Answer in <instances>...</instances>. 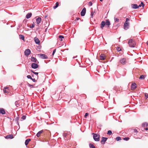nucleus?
<instances>
[{
  "mask_svg": "<svg viewBox=\"0 0 148 148\" xmlns=\"http://www.w3.org/2000/svg\"><path fill=\"white\" fill-rule=\"evenodd\" d=\"M26 116L25 115H23L21 118V119H23V120H25L26 118Z\"/></svg>",
  "mask_w": 148,
  "mask_h": 148,
  "instance_id": "473e14b6",
  "label": "nucleus"
},
{
  "mask_svg": "<svg viewBox=\"0 0 148 148\" xmlns=\"http://www.w3.org/2000/svg\"><path fill=\"white\" fill-rule=\"evenodd\" d=\"M31 140L30 139H27L25 140V144L26 146H27L28 145L29 141Z\"/></svg>",
  "mask_w": 148,
  "mask_h": 148,
  "instance_id": "5701e85b",
  "label": "nucleus"
},
{
  "mask_svg": "<svg viewBox=\"0 0 148 148\" xmlns=\"http://www.w3.org/2000/svg\"><path fill=\"white\" fill-rule=\"evenodd\" d=\"M105 23L106 25L108 26V27L110 25V21H109L108 20H106V22H105Z\"/></svg>",
  "mask_w": 148,
  "mask_h": 148,
  "instance_id": "4be33fe9",
  "label": "nucleus"
},
{
  "mask_svg": "<svg viewBox=\"0 0 148 148\" xmlns=\"http://www.w3.org/2000/svg\"><path fill=\"white\" fill-rule=\"evenodd\" d=\"M133 130L134 132L136 133H137V132L138 131H137V130L134 129H133Z\"/></svg>",
  "mask_w": 148,
  "mask_h": 148,
  "instance_id": "de8ad7c7",
  "label": "nucleus"
},
{
  "mask_svg": "<svg viewBox=\"0 0 148 148\" xmlns=\"http://www.w3.org/2000/svg\"><path fill=\"white\" fill-rule=\"evenodd\" d=\"M107 134H108V135H111L112 134V132L111 130H108V131Z\"/></svg>",
  "mask_w": 148,
  "mask_h": 148,
  "instance_id": "7c9ffc66",
  "label": "nucleus"
},
{
  "mask_svg": "<svg viewBox=\"0 0 148 148\" xmlns=\"http://www.w3.org/2000/svg\"><path fill=\"white\" fill-rule=\"evenodd\" d=\"M92 3L91 1H90L89 3V6H92Z\"/></svg>",
  "mask_w": 148,
  "mask_h": 148,
  "instance_id": "49530a36",
  "label": "nucleus"
},
{
  "mask_svg": "<svg viewBox=\"0 0 148 148\" xmlns=\"http://www.w3.org/2000/svg\"><path fill=\"white\" fill-rule=\"evenodd\" d=\"M59 2H57L56 3L55 6H53V8L54 9L56 8L59 6Z\"/></svg>",
  "mask_w": 148,
  "mask_h": 148,
  "instance_id": "412c9836",
  "label": "nucleus"
},
{
  "mask_svg": "<svg viewBox=\"0 0 148 148\" xmlns=\"http://www.w3.org/2000/svg\"><path fill=\"white\" fill-rule=\"evenodd\" d=\"M38 65L35 63H33L31 64V67L34 69H36L38 68Z\"/></svg>",
  "mask_w": 148,
  "mask_h": 148,
  "instance_id": "423d86ee",
  "label": "nucleus"
},
{
  "mask_svg": "<svg viewBox=\"0 0 148 148\" xmlns=\"http://www.w3.org/2000/svg\"><path fill=\"white\" fill-rule=\"evenodd\" d=\"M145 77L143 75H141L139 77V79H143Z\"/></svg>",
  "mask_w": 148,
  "mask_h": 148,
  "instance_id": "c756f323",
  "label": "nucleus"
},
{
  "mask_svg": "<svg viewBox=\"0 0 148 148\" xmlns=\"http://www.w3.org/2000/svg\"><path fill=\"white\" fill-rule=\"evenodd\" d=\"M56 49H55L53 51V53H52V56H53L54 54L56 52Z\"/></svg>",
  "mask_w": 148,
  "mask_h": 148,
  "instance_id": "c9c22d12",
  "label": "nucleus"
},
{
  "mask_svg": "<svg viewBox=\"0 0 148 148\" xmlns=\"http://www.w3.org/2000/svg\"><path fill=\"white\" fill-rule=\"evenodd\" d=\"M31 71L34 74L36 75L37 76V79L38 78V72H34V71L32 70H31Z\"/></svg>",
  "mask_w": 148,
  "mask_h": 148,
  "instance_id": "b1692460",
  "label": "nucleus"
},
{
  "mask_svg": "<svg viewBox=\"0 0 148 148\" xmlns=\"http://www.w3.org/2000/svg\"><path fill=\"white\" fill-rule=\"evenodd\" d=\"M100 57L101 60H104L105 59V57L102 55L100 56Z\"/></svg>",
  "mask_w": 148,
  "mask_h": 148,
  "instance_id": "c85d7f7f",
  "label": "nucleus"
},
{
  "mask_svg": "<svg viewBox=\"0 0 148 148\" xmlns=\"http://www.w3.org/2000/svg\"><path fill=\"white\" fill-rule=\"evenodd\" d=\"M58 38H60V41H62V39L64 38V36L62 35H59L58 36Z\"/></svg>",
  "mask_w": 148,
  "mask_h": 148,
  "instance_id": "bb28decb",
  "label": "nucleus"
},
{
  "mask_svg": "<svg viewBox=\"0 0 148 148\" xmlns=\"http://www.w3.org/2000/svg\"><path fill=\"white\" fill-rule=\"evenodd\" d=\"M19 117H16V120H15V121H16V123L17 124V125L19 126V128H20L19 125V123H18V121L19 120Z\"/></svg>",
  "mask_w": 148,
  "mask_h": 148,
  "instance_id": "a211bd4d",
  "label": "nucleus"
},
{
  "mask_svg": "<svg viewBox=\"0 0 148 148\" xmlns=\"http://www.w3.org/2000/svg\"><path fill=\"white\" fill-rule=\"evenodd\" d=\"M128 44L131 47H134L136 44V42L134 39L131 38L129 40Z\"/></svg>",
  "mask_w": 148,
  "mask_h": 148,
  "instance_id": "f257e3e1",
  "label": "nucleus"
},
{
  "mask_svg": "<svg viewBox=\"0 0 148 148\" xmlns=\"http://www.w3.org/2000/svg\"><path fill=\"white\" fill-rule=\"evenodd\" d=\"M19 36L20 39H21L23 40H24L25 37L23 35L20 34L19 35Z\"/></svg>",
  "mask_w": 148,
  "mask_h": 148,
  "instance_id": "393cba45",
  "label": "nucleus"
},
{
  "mask_svg": "<svg viewBox=\"0 0 148 148\" xmlns=\"http://www.w3.org/2000/svg\"><path fill=\"white\" fill-rule=\"evenodd\" d=\"M4 88H6V89H8L9 88L8 87H5Z\"/></svg>",
  "mask_w": 148,
  "mask_h": 148,
  "instance_id": "4d7b16f0",
  "label": "nucleus"
},
{
  "mask_svg": "<svg viewBox=\"0 0 148 148\" xmlns=\"http://www.w3.org/2000/svg\"><path fill=\"white\" fill-rule=\"evenodd\" d=\"M86 8H84L81 12V15L82 16H84L86 13Z\"/></svg>",
  "mask_w": 148,
  "mask_h": 148,
  "instance_id": "0eeeda50",
  "label": "nucleus"
},
{
  "mask_svg": "<svg viewBox=\"0 0 148 148\" xmlns=\"http://www.w3.org/2000/svg\"><path fill=\"white\" fill-rule=\"evenodd\" d=\"M146 125L147 127L148 126V123H146Z\"/></svg>",
  "mask_w": 148,
  "mask_h": 148,
  "instance_id": "6e6d98bb",
  "label": "nucleus"
},
{
  "mask_svg": "<svg viewBox=\"0 0 148 148\" xmlns=\"http://www.w3.org/2000/svg\"><path fill=\"white\" fill-rule=\"evenodd\" d=\"M94 14V12H93V11H92L91 13L90 16H91V17L92 18V17H93V15Z\"/></svg>",
  "mask_w": 148,
  "mask_h": 148,
  "instance_id": "a19ab883",
  "label": "nucleus"
},
{
  "mask_svg": "<svg viewBox=\"0 0 148 148\" xmlns=\"http://www.w3.org/2000/svg\"><path fill=\"white\" fill-rule=\"evenodd\" d=\"M27 85H28L30 87H33V85L30 84L29 83H27Z\"/></svg>",
  "mask_w": 148,
  "mask_h": 148,
  "instance_id": "e433bc0d",
  "label": "nucleus"
},
{
  "mask_svg": "<svg viewBox=\"0 0 148 148\" xmlns=\"http://www.w3.org/2000/svg\"><path fill=\"white\" fill-rule=\"evenodd\" d=\"M31 51L29 49H26L24 51V54L27 56H29L31 53Z\"/></svg>",
  "mask_w": 148,
  "mask_h": 148,
  "instance_id": "39448f33",
  "label": "nucleus"
},
{
  "mask_svg": "<svg viewBox=\"0 0 148 148\" xmlns=\"http://www.w3.org/2000/svg\"><path fill=\"white\" fill-rule=\"evenodd\" d=\"M34 27V24H32L31 26H29L30 28H33Z\"/></svg>",
  "mask_w": 148,
  "mask_h": 148,
  "instance_id": "79ce46f5",
  "label": "nucleus"
},
{
  "mask_svg": "<svg viewBox=\"0 0 148 148\" xmlns=\"http://www.w3.org/2000/svg\"><path fill=\"white\" fill-rule=\"evenodd\" d=\"M120 62L122 64H124L126 63V61L125 59L123 58L121 59L120 60Z\"/></svg>",
  "mask_w": 148,
  "mask_h": 148,
  "instance_id": "dca6fc26",
  "label": "nucleus"
},
{
  "mask_svg": "<svg viewBox=\"0 0 148 148\" xmlns=\"http://www.w3.org/2000/svg\"><path fill=\"white\" fill-rule=\"evenodd\" d=\"M44 131L43 130H42L39 131L36 134V136L38 137H39L40 136L41 134Z\"/></svg>",
  "mask_w": 148,
  "mask_h": 148,
  "instance_id": "2eb2a0df",
  "label": "nucleus"
},
{
  "mask_svg": "<svg viewBox=\"0 0 148 148\" xmlns=\"http://www.w3.org/2000/svg\"><path fill=\"white\" fill-rule=\"evenodd\" d=\"M33 82H36V80H35V79H33V78H32V79H31Z\"/></svg>",
  "mask_w": 148,
  "mask_h": 148,
  "instance_id": "09e8293b",
  "label": "nucleus"
},
{
  "mask_svg": "<svg viewBox=\"0 0 148 148\" xmlns=\"http://www.w3.org/2000/svg\"><path fill=\"white\" fill-rule=\"evenodd\" d=\"M5 138L6 139H12L14 137L13 135L9 134L6 136L5 137Z\"/></svg>",
  "mask_w": 148,
  "mask_h": 148,
  "instance_id": "f8f14e48",
  "label": "nucleus"
},
{
  "mask_svg": "<svg viewBox=\"0 0 148 148\" xmlns=\"http://www.w3.org/2000/svg\"><path fill=\"white\" fill-rule=\"evenodd\" d=\"M27 77L28 79H31L32 78V77L30 75H27Z\"/></svg>",
  "mask_w": 148,
  "mask_h": 148,
  "instance_id": "ea45409f",
  "label": "nucleus"
},
{
  "mask_svg": "<svg viewBox=\"0 0 148 148\" xmlns=\"http://www.w3.org/2000/svg\"><path fill=\"white\" fill-rule=\"evenodd\" d=\"M0 113L3 115L5 113V110L3 108H0Z\"/></svg>",
  "mask_w": 148,
  "mask_h": 148,
  "instance_id": "ddd939ff",
  "label": "nucleus"
},
{
  "mask_svg": "<svg viewBox=\"0 0 148 148\" xmlns=\"http://www.w3.org/2000/svg\"><path fill=\"white\" fill-rule=\"evenodd\" d=\"M145 130H146V131H147L148 130V128L147 127H146V128H145Z\"/></svg>",
  "mask_w": 148,
  "mask_h": 148,
  "instance_id": "5fc2aeb1",
  "label": "nucleus"
},
{
  "mask_svg": "<svg viewBox=\"0 0 148 148\" xmlns=\"http://www.w3.org/2000/svg\"><path fill=\"white\" fill-rule=\"evenodd\" d=\"M32 77H34V76H33V75H32Z\"/></svg>",
  "mask_w": 148,
  "mask_h": 148,
  "instance_id": "680f3d73",
  "label": "nucleus"
},
{
  "mask_svg": "<svg viewBox=\"0 0 148 148\" xmlns=\"http://www.w3.org/2000/svg\"><path fill=\"white\" fill-rule=\"evenodd\" d=\"M41 21V18L40 17H38L36 19V22L37 24H39Z\"/></svg>",
  "mask_w": 148,
  "mask_h": 148,
  "instance_id": "6ab92c4d",
  "label": "nucleus"
},
{
  "mask_svg": "<svg viewBox=\"0 0 148 148\" xmlns=\"http://www.w3.org/2000/svg\"><path fill=\"white\" fill-rule=\"evenodd\" d=\"M106 25L105 22L104 21H103L101 22L100 26L101 28L103 29L104 26Z\"/></svg>",
  "mask_w": 148,
  "mask_h": 148,
  "instance_id": "4468645a",
  "label": "nucleus"
},
{
  "mask_svg": "<svg viewBox=\"0 0 148 148\" xmlns=\"http://www.w3.org/2000/svg\"><path fill=\"white\" fill-rule=\"evenodd\" d=\"M114 19L115 22H118L119 21V19L117 18H114Z\"/></svg>",
  "mask_w": 148,
  "mask_h": 148,
  "instance_id": "72a5a7b5",
  "label": "nucleus"
},
{
  "mask_svg": "<svg viewBox=\"0 0 148 148\" xmlns=\"http://www.w3.org/2000/svg\"><path fill=\"white\" fill-rule=\"evenodd\" d=\"M123 139L126 141H127L129 139V138L128 137H125L123 138Z\"/></svg>",
  "mask_w": 148,
  "mask_h": 148,
  "instance_id": "2f4dec72",
  "label": "nucleus"
},
{
  "mask_svg": "<svg viewBox=\"0 0 148 148\" xmlns=\"http://www.w3.org/2000/svg\"><path fill=\"white\" fill-rule=\"evenodd\" d=\"M31 61L35 63H36L37 60L36 58L35 57H32L31 58Z\"/></svg>",
  "mask_w": 148,
  "mask_h": 148,
  "instance_id": "aec40b11",
  "label": "nucleus"
},
{
  "mask_svg": "<svg viewBox=\"0 0 148 148\" xmlns=\"http://www.w3.org/2000/svg\"><path fill=\"white\" fill-rule=\"evenodd\" d=\"M116 140L117 141H119L121 140V137L119 136H118L116 138Z\"/></svg>",
  "mask_w": 148,
  "mask_h": 148,
  "instance_id": "cd10ccee",
  "label": "nucleus"
},
{
  "mask_svg": "<svg viewBox=\"0 0 148 148\" xmlns=\"http://www.w3.org/2000/svg\"><path fill=\"white\" fill-rule=\"evenodd\" d=\"M137 87V85L135 83H133L131 85V89L132 90H134Z\"/></svg>",
  "mask_w": 148,
  "mask_h": 148,
  "instance_id": "1a4fd4ad",
  "label": "nucleus"
},
{
  "mask_svg": "<svg viewBox=\"0 0 148 148\" xmlns=\"http://www.w3.org/2000/svg\"><path fill=\"white\" fill-rule=\"evenodd\" d=\"M34 41L36 44L38 45L40 44V41L39 39L37 37H35L34 38Z\"/></svg>",
  "mask_w": 148,
  "mask_h": 148,
  "instance_id": "9d476101",
  "label": "nucleus"
},
{
  "mask_svg": "<svg viewBox=\"0 0 148 148\" xmlns=\"http://www.w3.org/2000/svg\"><path fill=\"white\" fill-rule=\"evenodd\" d=\"M145 97L146 98V99H147V98H148V94L147 93H145Z\"/></svg>",
  "mask_w": 148,
  "mask_h": 148,
  "instance_id": "a18cd8bd",
  "label": "nucleus"
},
{
  "mask_svg": "<svg viewBox=\"0 0 148 148\" xmlns=\"http://www.w3.org/2000/svg\"><path fill=\"white\" fill-rule=\"evenodd\" d=\"M117 51H120L121 50V49L120 48H118V49H117Z\"/></svg>",
  "mask_w": 148,
  "mask_h": 148,
  "instance_id": "3c124183",
  "label": "nucleus"
},
{
  "mask_svg": "<svg viewBox=\"0 0 148 148\" xmlns=\"http://www.w3.org/2000/svg\"><path fill=\"white\" fill-rule=\"evenodd\" d=\"M79 19H80V18H79V17H77V18H76V19H75V21H76V20L77 21V20H79Z\"/></svg>",
  "mask_w": 148,
  "mask_h": 148,
  "instance_id": "603ef678",
  "label": "nucleus"
},
{
  "mask_svg": "<svg viewBox=\"0 0 148 148\" xmlns=\"http://www.w3.org/2000/svg\"><path fill=\"white\" fill-rule=\"evenodd\" d=\"M95 12H94V13H95Z\"/></svg>",
  "mask_w": 148,
  "mask_h": 148,
  "instance_id": "052dcab7",
  "label": "nucleus"
},
{
  "mask_svg": "<svg viewBox=\"0 0 148 148\" xmlns=\"http://www.w3.org/2000/svg\"><path fill=\"white\" fill-rule=\"evenodd\" d=\"M32 15V14L31 12L28 13L26 14L25 17L29 19L31 17Z\"/></svg>",
  "mask_w": 148,
  "mask_h": 148,
  "instance_id": "f3484780",
  "label": "nucleus"
},
{
  "mask_svg": "<svg viewBox=\"0 0 148 148\" xmlns=\"http://www.w3.org/2000/svg\"><path fill=\"white\" fill-rule=\"evenodd\" d=\"M93 134V138L94 140L96 141H99V140L100 136L99 134L94 133H92Z\"/></svg>",
  "mask_w": 148,
  "mask_h": 148,
  "instance_id": "f03ea898",
  "label": "nucleus"
},
{
  "mask_svg": "<svg viewBox=\"0 0 148 148\" xmlns=\"http://www.w3.org/2000/svg\"><path fill=\"white\" fill-rule=\"evenodd\" d=\"M15 104L17 107L19 106H18L19 105V104L18 103V102L17 101H15Z\"/></svg>",
  "mask_w": 148,
  "mask_h": 148,
  "instance_id": "f704fd0d",
  "label": "nucleus"
},
{
  "mask_svg": "<svg viewBox=\"0 0 148 148\" xmlns=\"http://www.w3.org/2000/svg\"><path fill=\"white\" fill-rule=\"evenodd\" d=\"M3 91L4 93H7L8 91L6 90V88H4L3 89Z\"/></svg>",
  "mask_w": 148,
  "mask_h": 148,
  "instance_id": "4c0bfd02",
  "label": "nucleus"
},
{
  "mask_svg": "<svg viewBox=\"0 0 148 148\" xmlns=\"http://www.w3.org/2000/svg\"><path fill=\"white\" fill-rule=\"evenodd\" d=\"M108 138H107L105 137H102V140L101 141V142L102 144H104L105 142L107 141Z\"/></svg>",
  "mask_w": 148,
  "mask_h": 148,
  "instance_id": "6e6552de",
  "label": "nucleus"
},
{
  "mask_svg": "<svg viewBox=\"0 0 148 148\" xmlns=\"http://www.w3.org/2000/svg\"><path fill=\"white\" fill-rule=\"evenodd\" d=\"M146 123H143L142 124V127H144L146 125Z\"/></svg>",
  "mask_w": 148,
  "mask_h": 148,
  "instance_id": "c03bdc74",
  "label": "nucleus"
},
{
  "mask_svg": "<svg viewBox=\"0 0 148 148\" xmlns=\"http://www.w3.org/2000/svg\"><path fill=\"white\" fill-rule=\"evenodd\" d=\"M129 19L128 18H126V21L125 22H128L127 21H129Z\"/></svg>",
  "mask_w": 148,
  "mask_h": 148,
  "instance_id": "8fccbe9b",
  "label": "nucleus"
},
{
  "mask_svg": "<svg viewBox=\"0 0 148 148\" xmlns=\"http://www.w3.org/2000/svg\"><path fill=\"white\" fill-rule=\"evenodd\" d=\"M124 29L125 30H127L129 28V22H125L124 25Z\"/></svg>",
  "mask_w": 148,
  "mask_h": 148,
  "instance_id": "20e7f679",
  "label": "nucleus"
},
{
  "mask_svg": "<svg viewBox=\"0 0 148 148\" xmlns=\"http://www.w3.org/2000/svg\"><path fill=\"white\" fill-rule=\"evenodd\" d=\"M61 51H63V50H61Z\"/></svg>",
  "mask_w": 148,
  "mask_h": 148,
  "instance_id": "e2e57ef3",
  "label": "nucleus"
},
{
  "mask_svg": "<svg viewBox=\"0 0 148 148\" xmlns=\"http://www.w3.org/2000/svg\"><path fill=\"white\" fill-rule=\"evenodd\" d=\"M38 56H39L40 58L42 59H47L48 58V56L45 54H38Z\"/></svg>",
  "mask_w": 148,
  "mask_h": 148,
  "instance_id": "7ed1b4c3",
  "label": "nucleus"
},
{
  "mask_svg": "<svg viewBox=\"0 0 148 148\" xmlns=\"http://www.w3.org/2000/svg\"><path fill=\"white\" fill-rule=\"evenodd\" d=\"M143 6V7H144V4L143 3V2H141L140 4L138 5V8L139 7H141V6Z\"/></svg>",
  "mask_w": 148,
  "mask_h": 148,
  "instance_id": "a878e982",
  "label": "nucleus"
},
{
  "mask_svg": "<svg viewBox=\"0 0 148 148\" xmlns=\"http://www.w3.org/2000/svg\"><path fill=\"white\" fill-rule=\"evenodd\" d=\"M67 135V133H64L63 134V136L65 137H66Z\"/></svg>",
  "mask_w": 148,
  "mask_h": 148,
  "instance_id": "58836bf2",
  "label": "nucleus"
},
{
  "mask_svg": "<svg viewBox=\"0 0 148 148\" xmlns=\"http://www.w3.org/2000/svg\"><path fill=\"white\" fill-rule=\"evenodd\" d=\"M89 115V114L88 113H86L85 114V115H84V116L85 118L86 117V116H88Z\"/></svg>",
  "mask_w": 148,
  "mask_h": 148,
  "instance_id": "37998d69",
  "label": "nucleus"
},
{
  "mask_svg": "<svg viewBox=\"0 0 148 148\" xmlns=\"http://www.w3.org/2000/svg\"><path fill=\"white\" fill-rule=\"evenodd\" d=\"M147 45H148V41H147Z\"/></svg>",
  "mask_w": 148,
  "mask_h": 148,
  "instance_id": "13d9d810",
  "label": "nucleus"
},
{
  "mask_svg": "<svg viewBox=\"0 0 148 148\" xmlns=\"http://www.w3.org/2000/svg\"><path fill=\"white\" fill-rule=\"evenodd\" d=\"M132 8L133 9H137L138 8V6L137 4H134L131 5Z\"/></svg>",
  "mask_w": 148,
  "mask_h": 148,
  "instance_id": "9b49d317",
  "label": "nucleus"
},
{
  "mask_svg": "<svg viewBox=\"0 0 148 148\" xmlns=\"http://www.w3.org/2000/svg\"><path fill=\"white\" fill-rule=\"evenodd\" d=\"M103 0H99L100 1H102Z\"/></svg>",
  "mask_w": 148,
  "mask_h": 148,
  "instance_id": "bf43d9fd",
  "label": "nucleus"
},
{
  "mask_svg": "<svg viewBox=\"0 0 148 148\" xmlns=\"http://www.w3.org/2000/svg\"><path fill=\"white\" fill-rule=\"evenodd\" d=\"M47 28H46L45 30V32H46L47 31Z\"/></svg>",
  "mask_w": 148,
  "mask_h": 148,
  "instance_id": "864d4df0",
  "label": "nucleus"
}]
</instances>
